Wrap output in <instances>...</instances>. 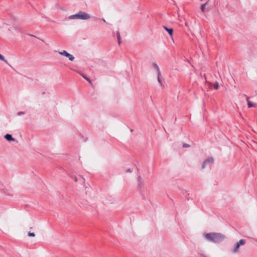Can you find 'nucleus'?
Masks as SVG:
<instances>
[{
	"mask_svg": "<svg viewBox=\"0 0 257 257\" xmlns=\"http://www.w3.org/2000/svg\"><path fill=\"white\" fill-rule=\"evenodd\" d=\"M205 237L209 241L219 243L222 241L225 238V236L220 233L212 232L205 233Z\"/></svg>",
	"mask_w": 257,
	"mask_h": 257,
	"instance_id": "nucleus-1",
	"label": "nucleus"
},
{
	"mask_svg": "<svg viewBox=\"0 0 257 257\" xmlns=\"http://www.w3.org/2000/svg\"><path fill=\"white\" fill-rule=\"evenodd\" d=\"M90 18V16L88 14L82 11H79L78 13L71 15L68 17V19L70 20L78 19L86 20L89 19Z\"/></svg>",
	"mask_w": 257,
	"mask_h": 257,
	"instance_id": "nucleus-2",
	"label": "nucleus"
},
{
	"mask_svg": "<svg viewBox=\"0 0 257 257\" xmlns=\"http://www.w3.org/2000/svg\"><path fill=\"white\" fill-rule=\"evenodd\" d=\"M245 243V240L244 239H240L234 245V246L231 249V252L232 253H236L239 250L240 246L244 245Z\"/></svg>",
	"mask_w": 257,
	"mask_h": 257,
	"instance_id": "nucleus-3",
	"label": "nucleus"
},
{
	"mask_svg": "<svg viewBox=\"0 0 257 257\" xmlns=\"http://www.w3.org/2000/svg\"><path fill=\"white\" fill-rule=\"evenodd\" d=\"M213 163V159L212 158H208L205 160L202 164V169H204L207 165L210 166Z\"/></svg>",
	"mask_w": 257,
	"mask_h": 257,
	"instance_id": "nucleus-4",
	"label": "nucleus"
},
{
	"mask_svg": "<svg viewBox=\"0 0 257 257\" xmlns=\"http://www.w3.org/2000/svg\"><path fill=\"white\" fill-rule=\"evenodd\" d=\"M154 66L156 68V70L157 71L158 81L160 85H162L163 82H162V80L161 79V73H160V71L159 67V66L156 64H154Z\"/></svg>",
	"mask_w": 257,
	"mask_h": 257,
	"instance_id": "nucleus-5",
	"label": "nucleus"
},
{
	"mask_svg": "<svg viewBox=\"0 0 257 257\" xmlns=\"http://www.w3.org/2000/svg\"><path fill=\"white\" fill-rule=\"evenodd\" d=\"M59 53L61 55H63V56H65L68 57L69 60L70 61H73L74 59V56L68 53L65 50H63L62 51L59 52Z\"/></svg>",
	"mask_w": 257,
	"mask_h": 257,
	"instance_id": "nucleus-6",
	"label": "nucleus"
},
{
	"mask_svg": "<svg viewBox=\"0 0 257 257\" xmlns=\"http://www.w3.org/2000/svg\"><path fill=\"white\" fill-rule=\"evenodd\" d=\"M5 138L8 141H15V139L10 134H7L5 136Z\"/></svg>",
	"mask_w": 257,
	"mask_h": 257,
	"instance_id": "nucleus-7",
	"label": "nucleus"
},
{
	"mask_svg": "<svg viewBox=\"0 0 257 257\" xmlns=\"http://www.w3.org/2000/svg\"><path fill=\"white\" fill-rule=\"evenodd\" d=\"M247 105L248 107H255L256 104L248 100V98H247Z\"/></svg>",
	"mask_w": 257,
	"mask_h": 257,
	"instance_id": "nucleus-8",
	"label": "nucleus"
},
{
	"mask_svg": "<svg viewBox=\"0 0 257 257\" xmlns=\"http://www.w3.org/2000/svg\"><path fill=\"white\" fill-rule=\"evenodd\" d=\"M164 29L169 33V35L172 36L173 35V29L171 28H168L166 27H164Z\"/></svg>",
	"mask_w": 257,
	"mask_h": 257,
	"instance_id": "nucleus-9",
	"label": "nucleus"
},
{
	"mask_svg": "<svg viewBox=\"0 0 257 257\" xmlns=\"http://www.w3.org/2000/svg\"><path fill=\"white\" fill-rule=\"evenodd\" d=\"M206 4H207V3H205V4H203V5H202L201 6V7H200V9H201V10L202 12H204V11H209V9H206H206H205V6H206Z\"/></svg>",
	"mask_w": 257,
	"mask_h": 257,
	"instance_id": "nucleus-10",
	"label": "nucleus"
},
{
	"mask_svg": "<svg viewBox=\"0 0 257 257\" xmlns=\"http://www.w3.org/2000/svg\"><path fill=\"white\" fill-rule=\"evenodd\" d=\"M80 75L86 80H87L88 82H89L90 83H91V80L89 78H88L87 77H86V76L84 75L83 74L80 73Z\"/></svg>",
	"mask_w": 257,
	"mask_h": 257,
	"instance_id": "nucleus-11",
	"label": "nucleus"
},
{
	"mask_svg": "<svg viewBox=\"0 0 257 257\" xmlns=\"http://www.w3.org/2000/svg\"><path fill=\"white\" fill-rule=\"evenodd\" d=\"M0 60L4 61L7 64H8V61L6 60L5 57L1 54H0Z\"/></svg>",
	"mask_w": 257,
	"mask_h": 257,
	"instance_id": "nucleus-12",
	"label": "nucleus"
},
{
	"mask_svg": "<svg viewBox=\"0 0 257 257\" xmlns=\"http://www.w3.org/2000/svg\"><path fill=\"white\" fill-rule=\"evenodd\" d=\"M213 87L215 89H218L219 88V84L217 82H215V83L213 84Z\"/></svg>",
	"mask_w": 257,
	"mask_h": 257,
	"instance_id": "nucleus-13",
	"label": "nucleus"
},
{
	"mask_svg": "<svg viewBox=\"0 0 257 257\" xmlns=\"http://www.w3.org/2000/svg\"><path fill=\"white\" fill-rule=\"evenodd\" d=\"M117 39H118V43H119V44H120V34H119V32H117Z\"/></svg>",
	"mask_w": 257,
	"mask_h": 257,
	"instance_id": "nucleus-14",
	"label": "nucleus"
},
{
	"mask_svg": "<svg viewBox=\"0 0 257 257\" xmlns=\"http://www.w3.org/2000/svg\"><path fill=\"white\" fill-rule=\"evenodd\" d=\"M138 182H139V183H140V184H143L142 179V178H141L140 176H139V177H138Z\"/></svg>",
	"mask_w": 257,
	"mask_h": 257,
	"instance_id": "nucleus-15",
	"label": "nucleus"
},
{
	"mask_svg": "<svg viewBox=\"0 0 257 257\" xmlns=\"http://www.w3.org/2000/svg\"><path fill=\"white\" fill-rule=\"evenodd\" d=\"M190 146L189 145V144H186V143H183V148H188V147H190Z\"/></svg>",
	"mask_w": 257,
	"mask_h": 257,
	"instance_id": "nucleus-16",
	"label": "nucleus"
},
{
	"mask_svg": "<svg viewBox=\"0 0 257 257\" xmlns=\"http://www.w3.org/2000/svg\"><path fill=\"white\" fill-rule=\"evenodd\" d=\"M28 236H33V237H34V236H35V234L34 233L29 232L28 233Z\"/></svg>",
	"mask_w": 257,
	"mask_h": 257,
	"instance_id": "nucleus-17",
	"label": "nucleus"
},
{
	"mask_svg": "<svg viewBox=\"0 0 257 257\" xmlns=\"http://www.w3.org/2000/svg\"><path fill=\"white\" fill-rule=\"evenodd\" d=\"M25 113V112H24V111H20V112H19L18 113V115L20 116V115H21L22 114H24Z\"/></svg>",
	"mask_w": 257,
	"mask_h": 257,
	"instance_id": "nucleus-18",
	"label": "nucleus"
},
{
	"mask_svg": "<svg viewBox=\"0 0 257 257\" xmlns=\"http://www.w3.org/2000/svg\"><path fill=\"white\" fill-rule=\"evenodd\" d=\"M102 20L103 21V22H106V21H105V19H102Z\"/></svg>",
	"mask_w": 257,
	"mask_h": 257,
	"instance_id": "nucleus-19",
	"label": "nucleus"
},
{
	"mask_svg": "<svg viewBox=\"0 0 257 257\" xmlns=\"http://www.w3.org/2000/svg\"><path fill=\"white\" fill-rule=\"evenodd\" d=\"M185 26H187V27L188 26V24H187V23H185Z\"/></svg>",
	"mask_w": 257,
	"mask_h": 257,
	"instance_id": "nucleus-20",
	"label": "nucleus"
},
{
	"mask_svg": "<svg viewBox=\"0 0 257 257\" xmlns=\"http://www.w3.org/2000/svg\"><path fill=\"white\" fill-rule=\"evenodd\" d=\"M128 171H130V172H132V171L130 169Z\"/></svg>",
	"mask_w": 257,
	"mask_h": 257,
	"instance_id": "nucleus-21",
	"label": "nucleus"
},
{
	"mask_svg": "<svg viewBox=\"0 0 257 257\" xmlns=\"http://www.w3.org/2000/svg\"><path fill=\"white\" fill-rule=\"evenodd\" d=\"M75 181L76 182L77 181V178H75Z\"/></svg>",
	"mask_w": 257,
	"mask_h": 257,
	"instance_id": "nucleus-22",
	"label": "nucleus"
}]
</instances>
